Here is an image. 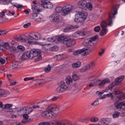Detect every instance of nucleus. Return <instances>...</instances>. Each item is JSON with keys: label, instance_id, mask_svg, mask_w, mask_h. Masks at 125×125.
Instances as JSON below:
<instances>
[{"label": "nucleus", "instance_id": "nucleus-1", "mask_svg": "<svg viewBox=\"0 0 125 125\" xmlns=\"http://www.w3.org/2000/svg\"><path fill=\"white\" fill-rule=\"evenodd\" d=\"M118 14V5L115 4L111 7V10L109 14L108 18L106 21H104L101 23V26L102 28L100 35L103 36H105L108 33V29L106 28L107 26L112 27L113 25V19L115 18V16Z\"/></svg>", "mask_w": 125, "mask_h": 125}, {"label": "nucleus", "instance_id": "nucleus-2", "mask_svg": "<svg viewBox=\"0 0 125 125\" xmlns=\"http://www.w3.org/2000/svg\"><path fill=\"white\" fill-rule=\"evenodd\" d=\"M59 107L55 104H49L46 110L41 113V115L45 119H52L57 117V113Z\"/></svg>", "mask_w": 125, "mask_h": 125}, {"label": "nucleus", "instance_id": "nucleus-3", "mask_svg": "<svg viewBox=\"0 0 125 125\" xmlns=\"http://www.w3.org/2000/svg\"><path fill=\"white\" fill-rule=\"evenodd\" d=\"M58 42H62L63 44L66 45L67 47H71L74 46L76 44V41L75 39H69L65 36H60L58 38Z\"/></svg>", "mask_w": 125, "mask_h": 125}, {"label": "nucleus", "instance_id": "nucleus-4", "mask_svg": "<svg viewBox=\"0 0 125 125\" xmlns=\"http://www.w3.org/2000/svg\"><path fill=\"white\" fill-rule=\"evenodd\" d=\"M77 9L79 10L78 12L80 14H78L75 15L74 20L75 22H76V23H80L81 22L84 21V20L86 19V18H87V13H82V12L83 11V8L81 7H78Z\"/></svg>", "mask_w": 125, "mask_h": 125}, {"label": "nucleus", "instance_id": "nucleus-5", "mask_svg": "<svg viewBox=\"0 0 125 125\" xmlns=\"http://www.w3.org/2000/svg\"><path fill=\"white\" fill-rule=\"evenodd\" d=\"M117 99H118V101L114 103V106H115L117 109H121L123 111H125V106L124 105V102H120L125 99V93H122L116 96Z\"/></svg>", "mask_w": 125, "mask_h": 125}, {"label": "nucleus", "instance_id": "nucleus-6", "mask_svg": "<svg viewBox=\"0 0 125 125\" xmlns=\"http://www.w3.org/2000/svg\"><path fill=\"white\" fill-rule=\"evenodd\" d=\"M74 9V6L72 4H67L63 7V9L62 11V15L66 16L69 13H71Z\"/></svg>", "mask_w": 125, "mask_h": 125}, {"label": "nucleus", "instance_id": "nucleus-7", "mask_svg": "<svg viewBox=\"0 0 125 125\" xmlns=\"http://www.w3.org/2000/svg\"><path fill=\"white\" fill-rule=\"evenodd\" d=\"M98 36L95 35L94 37H91V38L85 39L84 41L83 42V44L85 46H91L93 45L92 42H95L96 40H98Z\"/></svg>", "mask_w": 125, "mask_h": 125}, {"label": "nucleus", "instance_id": "nucleus-8", "mask_svg": "<svg viewBox=\"0 0 125 125\" xmlns=\"http://www.w3.org/2000/svg\"><path fill=\"white\" fill-rule=\"evenodd\" d=\"M68 89V86H67L65 82L62 81L61 82V85L57 88L56 91L58 93H62V92H65Z\"/></svg>", "mask_w": 125, "mask_h": 125}, {"label": "nucleus", "instance_id": "nucleus-9", "mask_svg": "<svg viewBox=\"0 0 125 125\" xmlns=\"http://www.w3.org/2000/svg\"><path fill=\"white\" fill-rule=\"evenodd\" d=\"M50 20L54 23H59L62 20V17L58 13H54L50 16Z\"/></svg>", "mask_w": 125, "mask_h": 125}, {"label": "nucleus", "instance_id": "nucleus-10", "mask_svg": "<svg viewBox=\"0 0 125 125\" xmlns=\"http://www.w3.org/2000/svg\"><path fill=\"white\" fill-rule=\"evenodd\" d=\"M125 79V76L122 75L117 78L115 79V82H112L108 86L109 89H112L114 87V85H117V84H120V83L123 82Z\"/></svg>", "mask_w": 125, "mask_h": 125}, {"label": "nucleus", "instance_id": "nucleus-11", "mask_svg": "<svg viewBox=\"0 0 125 125\" xmlns=\"http://www.w3.org/2000/svg\"><path fill=\"white\" fill-rule=\"evenodd\" d=\"M41 3L42 5H41V6H42L43 9L44 8L51 9L53 7V4L51 2L47 1L46 0H42Z\"/></svg>", "mask_w": 125, "mask_h": 125}, {"label": "nucleus", "instance_id": "nucleus-12", "mask_svg": "<svg viewBox=\"0 0 125 125\" xmlns=\"http://www.w3.org/2000/svg\"><path fill=\"white\" fill-rule=\"evenodd\" d=\"M41 5H42L41 3H38V4L33 5L32 6L31 9L33 13L41 12L42 11V6H41Z\"/></svg>", "mask_w": 125, "mask_h": 125}, {"label": "nucleus", "instance_id": "nucleus-13", "mask_svg": "<svg viewBox=\"0 0 125 125\" xmlns=\"http://www.w3.org/2000/svg\"><path fill=\"white\" fill-rule=\"evenodd\" d=\"M87 32H76L74 33L73 36L74 38H78V39H83V37H87Z\"/></svg>", "mask_w": 125, "mask_h": 125}, {"label": "nucleus", "instance_id": "nucleus-14", "mask_svg": "<svg viewBox=\"0 0 125 125\" xmlns=\"http://www.w3.org/2000/svg\"><path fill=\"white\" fill-rule=\"evenodd\" d=\"M87 48H83L81 49L77 50L73 52V55H79V54H81L84 56V55H87Z\"/></svg>", "mask_w": 125, "mask_h": 125}, {"label": "nucleus", "instance_id": "nucleus-15", "mask_svg": "<svg viewBox=\"0 0 125 125\" xmlns=\"http://www.w3.org/2000/svg\"><path fill=\"white\" fill-rule=\"evenodd\" d=\"M31 58H34L36 56L41 55V50L40 49H32L29 51Z\"/></svg>", "mask_w": 125, "mask_h": 125}, {"label": "nucleus", "instance_id": "nucleus-16", "mask_svg": "<svg viewBox=\"0 0 125 125\" xmlns=\"http://www.w3.org/2000/svg\"><path fill=\"white\" fill-rule=\"evenodd\" d=\"M29 58H31V55L30 54V51H27L25 52L23 55L21 56V60H26Z\"/></svg>", "mask_w": 125, "mask_h": 125}, {"label": "nucleus", "instance_id": "nucleus-17", "mask_svg": "<svg viewBox=\"0 0 125 125\" xmlns=\"http://www.w3.org/2000/svg\"><path fill=\"white\" fill-rule=\"evenodd\" d=\"M101 123L102 125H109L111 123V120L109 118H103L101 121Z\"/></svg>", "mask_w": 125, "mask_h": 125}, {"label": "nucleus", "instance_id": "nucleus-18", "mask_svg": "<svg viewBox=\"0 0 125 125\" xmlns=\"http://www.w3.org/2000/svg\"><path fill=\"white\" fill-rule=\"evenodd\" d=\"M79 28V25H71L68 27H67L66 28H65L63 30V32L66 33V32H68L69 30H73V29H78Z\"/></svg>", "mask_w": 125, "mask_h": 125}, {"label": "nucleus", "instance_id": "nucleus-19", "mask_svg": "<svg viewBox=\"0 0 125 125\" xmlns=\"http://www.w3.org/2000/svg\"><path fill=\"white\" fill-rule=\"evenodd\" d=\"M50 47H51V44L44 43L42 44V49L43 50H48V49H50Z\"/></svg>", "mask_w": 125, "mask_h": 125}, {"label": "nucleus", "instance_id": "nucleus-20", "mask_svg": "<svg viewBox=\"0 0 125 125\" xmlns=\"http://www.w3.org/2000/svg\"><path fill=\"white\" fill-rule=\"evenodd\" d=\"M108 83H110V80L108 78H106L102 80V82L100 83L99 85V86H103L104 84Z\"/></svg>", "mask_w": 125, "mask_h": 125}, {"label": "nucleus", "instance_id": "nucleus-21", "mask_svg": "<svg viewBox=\"0 0 125 125\" xmlns=\"http://www.w3.org/2000/svg\"><path fill=\"white\" fill-rule=\"evenodd\" d=\"M26 111L25 113H27V114H30V113H32L33 112V108L31 107H25L23 109H21V111Z\"/></svg>", "mask_w": 125, "mask_h": 125}, {"label": "nucleus", "instance_id": "nucleus-22", "mask_svg": "<svg viewBox=\"0 0 125 125\" xmlns=\"http://www.w3.org/2000/svg\"><path fill=\"white\" fill-rule=\"evenodd\" d=\"M12 5L16 7L18 10H21L23 8V5L21 4H17L16 3H11Z\"/></svg>", "mask_w": 125, "mask_h": 125}, {"label": "nucleus", "instance_id": "nucleus-23", "mask_svg": "<svg viewBox=\"0 0 125 125\" xmlns=\"http://www.w3.org/2000/svg\"><path fill=\"white\" fill-rule=\"evenodd\" d=\"M9 51L11 52V53H16L17 52V50H16V47L14 46H10L7 49Z\"/></svg>", "mask_w": 125, "mask_h": 125}, {"label": "nucleus", "instance_id": "nucleus-24", "mask_svg": "<svg viewBox=\"0 0 125 125\" xmlns=\"http://www.w3.org/2000/svg\"><path fill=\"white\" fill-rule=\"evenodd\" d=\"M106 96H107L108 97H110V96H111V98H113L114 97V96H113V93H109V94L104 95L101 97L98 98V99H99V100H100L101 99H105V98H106Z\"/></svg>", "mask_w": 125, "mask_h": 125}, {"label": "nucleus", "instance_id": "nucleus-25", "mask_svg": "<svg viewBox=\"0 0 125 125\" xmlns=\"http://www.w3.org/2000/svg\"><path fill=\"white\" fill-rule=\"evenodd\" d=\"M81 65H82V63L80 62H78L76 63H74L72 65V68H74V69H76V68H80L81 67Z\"/></svg>", "mask_w": 125, "mask_h": 125}, {"label": "nucleus", "instance_id": "nucleus-26", "mask_svg": "<svg viewBox=\"0 0 125 125\" xmlns=\"http://www.w3.org/2000/svg\"><path fill=\"white\" fill-rule=\"evenodd\" d=\"M36 20L38 22H42L43 21V16L41 14H38V16L37 17Z\"/></svg>", "mask_w": 125, "mask_h": 125}, {"label": "nucleus", "instance_id": "nucleus-27", "mask_svg": "<svg viewBox=\"0 0 125 125\" xmlns=\"http://www.w3.org/2000/svg\"><path fill=\"white\" fill-rule=\"evenodd\" d=\"M20 64L21 63L19 62H13L12 64L13 69H15V68H17V67H18V66H19Z\"/></svg>", "mask_w": 125, "mask_h": 125}, {"label": "nucleus", "instance_id": "nucleus-28", "mask_svg": "<svg viewBox=\"0 0 125 125\" xmlns=\"http://www.w3.org/2000/svg\"><path fill=\"white\" fill-rule=\"evenodd\" d=\"M72 76L73 81H78L79 79H80L78 76V74H77L76 73H73Z\"/></svg>", "mask_w": 125, "mask_h": 125}, {"label": "nucleus", "instance_id": "nucleus-29", "mask_svg": "<svg viewBox=\"0 0 125 125\" xmlns=\"http://www.w3.org/2000/svg\"><path fill=\"white\" fill-rule=\"evenodd\" d=\"M86 1L85 0H81L80 1L78 2V5L81 6H86Z\"/></svg>", "mask_w": 125, "mask_h": 125}, {"label": "nucleus", "instance_id": "nucleus-30", "mask_svg": "<svg viewBox=\"0 0 125 125\" xmlns=\"http://www.w3.org/2000/svg\"><path fill=\"white\" fill-rule=\"evenodd\" d=\"M56 40H57V37H50L47 39V41L49 42H54L56 41Z\"/></svg>", "mask_w": 125, "mask_h": 125}, {"label": "nucleus", "instance_id": "nucleus-31", "mask_svg": "<svg viewBox=\"0 0 125 125\" xmlns=\"http://www.w3.org/2000/svg\"><path fill=\"white\" fill-rule=\"evenodd\" d=\"M65 82L67 84H70L71 83H73V80L71 78V77L68 76L65 79Z\"/></svg>", "mask_w": 125, "mask_h": 125}, {"label": "nucleus", "instance_id": "nucleus-32", "mask_svg": "<svg viewBox=\"0 0 125 125\" xmlns=\"http://www.w3.org/2000/svg\"><path fill=\"white\" fill-rule=\"evenodd\" d=\"M15 40L16 41H19V42H25V38L21 36L17 37V38H15Z\"/></svg>", "mask_w": 125, "mask_h": 125}, {"label": "nucleus", "instance_id": "nucleus-33", "mask_svg": "<svg viewBox=\"0 0 125 125\" xmlns=\"http://www.w3.org/2000/svg\"><path fill=\"white\" fill-rule=\"evenodd\" d=\"M87 70H89V65H86L85 66L83 67L80 70L81 73H83L85 72Z\"/></svg>", "mask_w": 125, "mask_h": 125}, {"label": "nucleus", "instance_id": "nucleus-34", "mask_svg": "<svg viewBox=\"0 0 125 125\" xmlns=\"http://www.w3.org/2000/svg\"><path fill=\"white\" fill-rule=\"evenodd\" d=\"M51 69H52V67L48 64L47 66L44 68L45 73H49V71H51Z\"/></svg>", "mask_w": 125, "mask_h": 125}, {"label": "nucleus", "instance_id": "nucleus-35", "mask_svg": "<svg viewBox=\"0 0 125 125\" xmlns=\"http://www.w3.org/2000/svg\"><path fill=\"white\" fill-rule=\"evenodd\" d=\"M86 7H87L88 10H92V4L91 3L88 2L86 4Z\"/></svg>", "mask_w": 125, "mask_h": 125}, {"label": "nucleus", "instance_id": "nucleus-36", "mask_svg": "<svg viewBox=\"0 0 125 125\" xmlns=\"http://www.w3.org/2000/svg\"><path fill=\"white\" fill-rule=\"evenodd\" d=\"M12 107V104H4L3 109H10Z\"/></svg>", "mask_w": 125, "mask_h": 125}, {"label": "nucleus", "instance_id": "nucleus-37", "mask_svg": "<svg viewBox=\"0 0 125 125\" xmlns=\"http://www.w3.org/2000/svg\"><path fill=\"white\" fill-rule=\"evenodd\" d=\"M55 10L57 13L59 14V13H60V12H62V10H63V8L61 6H58L56 8Z\"/></svg>", "mask_w": 125, "mask_h": 125}, {"label": "nucleus", "instance_id": "nucleus-38", "mask_svg": "<svg viewBox=\"0 0 125 125\" xmlns=\"http://www.w3.org/2000/svg\"><path fill=\"white\" fill-rule=\"evenodd\" d=\"M50 49H52V50H54V51H57V50L59 49V48L58 47V46H56V45L53 46V45L51 44Z\"/></svg>", "mask_w": 125, "mask_h": 125}, {"label": "nucleus", "instance_id": "nucleus-39", "mask_svg": "<svg viewBox=\"0 0 125 125\" xmlns=\"http://www.w3.org/2000/svg\"><path fill=\"white\" fill-rule=\"evenodd\" d=\"M92 106H97L99 105V99H97L94 102L91 104Z\"/></svg>", "mask_w": 125, "mask_h": 125}, {"label": "nucleus", "instance_id": "nucleus-40", "mask_svg": "<svg viewBox=\"0 0 125 125\" xmlns=\"http://www.w3.org/2000/svg\"><path fill=\"white\" fill-rule=\"evenodd\" d=\"M34 40H40L41 39V34L39 33H36L34 35Z\"/></svg>", "mask_w": 125, "mask_h": 125}, {"label": "nucleus", "instance_id": "nucleus-41", "mask_svg": "<svg viewBox=\"0 0 125 125\" xmlns=\"http://www.w3.org/2000/svg\"><path fill=\"white\" fill-rule=\"evenodd\" d=\"M63 125H73L72 122L69 120H63Z\"/></svg>", "mask_w": 125, "mask_h": 125}, {"label": "nucleus", "instance_id": "nucleus-42", "mask_svg": "<svg viewBox=\"0 0 125 125\" xmlns=\"http://www.w3.org/2000/svg\"><path fill=\"white\" fill-rule=\"evenodd\" d=\"M119 116H120V112L116 111L113 115L112 117L114 119H116V118H119Z\"/></svg>", "mask_w": 125, "mask_h": 125}, {"label": "nucleus", "instance_id": "nucleus-43", "mask_svg": "<svg viewBox=\"0 0 125 125\" xmlns=\"http://www.w3.org/2000/svg\"><path fill=\"white\" fill-rule=\"evenodd\" d=\"M36 58L35 59V62H39V61H41L42 59V55H39V56H36Z\"/></svg>", "mask_w": 125, "mask_h": 125}, {"label": "nucleus", "instance_id": "nucleus-44", "mask_svg": "<svg viewBox=\"0 0 125 125\" xmlns=\"http://www.w3.org/2000/svg\"><path fill=\"white\" fill-rule=\"evenodd\" d=\"M38 125H51V124L48 122H42L39 123Z\"/></svg>", "mask_w": 125, "mask_h": 125}, {"label": "nucleus", "instance_id": "nucleus-45", "mask_svg": "<svg viewBox=\"0 0 125 125\" xmlns=\"http://www.w3.org/2000/svg\"><path fill=\"white\" fill-rule=\"evenodd\" d=\"M39 14L37 13H33L32 14V18L33 19H34V20H37V18H38V16H39Z\"/></svg>", "mask_w": 125, "mask_h": 125}, {"label": "nucleus", "instance_id": "nucleus-46", "mask_svg": "<svg viewBox=\"0 0 125 125\" xmlns=\"http://www.w3.org/2000/svg\"><path fill=\"white\" fill-rule=\"evenodd\" d=\"M45 79H41L38 81V83L39 85L41 84H43V83H45Z\"/></svg>", "mask_w": 125, "mask_h": 125}, {"label": "nucleus", "instance_id": "nucleus-47", "mask_svg": "<svg viewBox=\"0 0 125 125\" xmlns=\"http://www.w3.org/2000/svg\"><path fill=\"white\" fill-rule=\"evenodd\" d=\"M34 79V77H26L24 78L23 81H24V82H28V81H32V80Z\"/></svg>", "mask_w": 125, "mask_h": 125}, {"label": "nucleus", "instance_id": "nucleus-48", "mask_svg": "<svg viewBox=\"0 0 125 125\" xmlns=\"http://www.w3.org/2000/svg\"><path fill=\"white\" fill-rule=\"evenodd\" d=\"M17 48L19 49V50H21V51L25 50V47L22 45H18L17 46Z\"/></svg>", "mask_w": 125, "mask_h": 125}, {"label": "nucleus", "instance_id": "nucleus-49", "mask_svg": "<svg viewBox=\"0 0 125 125\" xmlns=\"http://www.w3.org/2000/svg\"><path fill=\"white\" fill-rule=\"evenodd\" d=\"M113 93L114 94H116L117 95H119V94H121V92L118 89H115L113 91Z\"/></svg>", "mask_w": 125, "mask_h": 125}, {"label": "nucleus", "instance_id": "nucleus-50", "mask_svg": "<svg viewBox=\"0 0 125 125\" xmlns=\"http://www.w3.org/2000/svg\"><path fill=\"white\" fill-rule=\"evenodd\" d=\"M101 29V28H100V26H97L94 27V31H95V32H98L99 31H100Z\"/></svg>", "mask_w": 125, "mask_h": 125}, {"label": "nucleus", "instance_id": "nucleus-51", "mask_svg": "<svg viewBox=\"0 0 125 125\" xmlns=\"http://www.w3.org/2000/svg\"><path fill=\"white\" fill-rule=\"evenodd\" d=\"M91 122H92L93 123H96V122H97L98 121V118L96 117H92L90 119Z\"/></svg>", "mask_w": 125, "mask_h": 125}, {"label": "nucleus", "instance_id": "nucleus-52", "mask_svg": "<svg viewBox=\"0 0 125 125\" xmlns=\"http://www.w3.org/2000/svg\"><path fill=\"white\" fill-rule=\"evenodd\" d=\"M55 125H63V121H58L55 123Z\"/></svg>", "mask_w": 125, "mask_h": 125}, {"label": "nucleus", "instance_id": "nucleus-53", "mask_svg": "<svg viewBox=\"0 0 125 125\" xmlns=\"http://www.w3.org/2000/svg\"><path fill=\"white\" fill-rule=\"evenodd\" d=\"M5 93V91L4 89H0V96H3Z\"/></svg>", "mask_w": 125, "mask_h": 125}, {"label": "nucleus", "instance_id": "nucleus-54", "mask_svg": "<svg viewBox=\"0 0 125 125\" xmlns=\"http://www.w3.org/2000/svg\"><path fill=\"white\" fill-rule=\"evenodd\" d=\"M5 15V13L4 12H0V19H2L4 16Z\"/></svg>", "mask_w": 125, "mask_h": 125}, {"label": "nucleus", "instance_id": "nucleus-55", "mask_svg": "<svg viewBox=\"0 0 125 125\" xmlns=\"http://www.w3.org/2000/svg\"><path fill=\"white\" fill-rule=\"evenodd\" d=\"M9 47V44H8V42L4 43L3 47L5 48V49H8Z\"/></svg>", "mask_w": 125, "mask_h": 125}, {"label": "nucleus", "instance_id": "nucleus-56", "mask_svg": "<svg viewBox=\"0 0 125 125\" xmlns=\"http://www.w3.org/2000/svg\"><path fill=\"white\" fill-rule=\"evenodd\" d=\"M87 66H89V69H90V67L95 66V62H91L89 64H87Z\"/></svg>", "mask_w": 125, "mask_h": 125}, {"label": "nucleus", "instance_id": "nucleus-57", "mask_svg": "<svg viewBox=\"0 0 125 125\" xmlns=\"http://www.w3.org/2000/svg\"><path fill=\"white\" fill-rule=\"evenodd\" d=\"M104 52H105V50H104V49H102L101 51L99 52V56H102V55H103V54L104 53Z\"/></svg>", "mask_w": 125, "mask_h": 125}, {"label": "nucleus", "instance_id": "nucleus-58", "mask_svg": "<svg viewBox=\"0 0 125 125\" xmlns=\"http://www.w3.org/2000/svg\"><path fill=\"white\" fill-rule=\"evenodd\" d=\"M0 4H4L6 5V0H0Z\"/></svg>", "mask_w": 125, "mask_h": 125}, {"label": "nucleus", "instance_id": "nucleus-59", "mask_svg": "<svg viewBox=\"0 0 125 125\" xmlns=\"http://www.w3.org/2000/svg\"><path fill=\"white\" fill-rule=\"evenodd\" d=\"M0 63L1 64H4L5 63V60L2 59V58H0Z\"/></svg>", "mask_w": 125, "mask_h": 125}, {"label": "nucleus", "instance_id": "nucleus-60", "mask_svg": "<svg viewBox=\"0 0 125 125\" xmlns=\"http://www.w3.org/2000/svg\"><path fill=\"white\" fill-rule=\"evenodd\" d=\"M29 26H31V22H28L26 24H25L23 25V27L24 28H28V27H29Z\"/></svg>", "mask_w": 125, "mask_h": 125}, {"label": "nucleus", "instance_id": "nucleus-61", "mask_svg": "<svg viewBox=\"0 0 125 125\" xmlns=\"http://www.w3.org/2000/svg\"><path fill=\"white\" fill-rule=\"evenodd\" d=\"M8 33L7 31L4 30H0V34L2 35H6V33Z\"/></svg>", "mask_w": 125, "mask_h": 125}, {"label": "nucleus", "instance_id": "nucleus-62", "mask_svg": "<svg viewBox=\"0 0 125 125\" xmlns=\"http://www.w3.org/2000/svg\"><path fill=\"white\" fill-rule=\"evenodd\" d=\"M23 118L25 120H27V119H29V115L28 114H24L23 115Z\"/></svg>", "mask_w": 125, "mask_h": 125}, {"label": "nucleus", "instance_id": "nucleus-63", "mask_svg": "<svg viewBox=\"0 0 125 125\" xmlns=\"http://www.w3.org/2000/svg\"><path fill=\"white\" fill-rule=\"evenodd\" d=\"M28 123V121H27V119H23L21 121V124H27Z\"/></svg>", "mask_w": 125, "mask_h": 125}, {"label": "nucleus", "instance_id": "nucleus-64", "mask_svg": "<svg viewBox=\"0 0 125 125\" xmlns=\"http://www.w3.org/2000/svg\"><path fill=\"white\" fill-rule=\"evenodd\" d=\"M57 99H58V97L56 96V97H54L53 98H52L51 99L52 101H55L56 100H57Z\"/></svg>", "mask_w": 125, "mask_h": 125}]
</instances>
